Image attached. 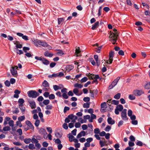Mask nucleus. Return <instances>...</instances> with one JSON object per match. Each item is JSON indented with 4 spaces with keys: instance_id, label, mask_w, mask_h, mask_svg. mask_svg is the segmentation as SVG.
Listing matches in <instances>:
<instances>
[{
    "instance_id": "obj_1",
    "label": "nucleus",
    "mask_w": 150,
    "mask_h": 150,
    "mask_svg": "<svg viewBox=\"0 0 150 150\" xmlns=\"http://www.w3.org/2000/svg\"><path fill=\"white\" fill-rule=\"evenodd\" d=\"M29 97L35 98L39 96V94L36 91L33 90H31L27 93Z\"/></svg>"
},
{
    "instance_id": "obj_2",
    "label": "nucleus",
    "mask_w": 150,
    "mask_h": 150,
    "mask_svg": "<svg viewBox=\"0 0 150 150\" xmlns=\"http://www.w3.org/2000/svg\"><path fill=\"white\" fill-rule=\"evenodd\" d=\"M114 54V52L113 51H111L109 52V58L108 60H107V64H108V61L110 62V64H111L112 63Z\"/></svg>"
},
{
    "instance_id": "obj_3",
    "label": "nucleus",
    "mask_w": 150,
    "mask_h": 150,
    "mask_svg": "<svg viewBox=\"0 0 150 150\" xmlns=\"http://www.w3.org/2000/svg\"><path fill=\"white\" fill-rule=\"evenodd\" d=\"M114 34H110L109 36L110 40L112 43L113 44H115L117 41V37H116Z\"/></svg>"
},
{
    "instance_id": "obj_4",
    "label": "nucleus",
    "mask_w": 150,
    "mask_h": 150,
    "mask_svg": "<svg viewBox=\"0 0 150 150\" xmlns=\"http://www.w3.org/2000/svg\"><path fill=\"white\" fill-rule=\"evenodd\" d=\"M89 92L90 93V96L93 99L94 98V95H96L97 94L98 91L97 89H96L93 90H90Z\"/></svg>"
},
{
    "instance_id": "obj_5",
    "label": "nucleus",
    "mask_w": 150,
    "mask_h": 150,
    "mask_svg": "<svg viewBox=\"0 0 150 150\" xmlns=\"http://www.w3.org/2000/svg\"><path fill=\"white\" fill-rule=\"evenodd\" d=\"M121 116L122 119L123 120H127L128 118L127 116V109H124L122 111Z\"/></svg>"
},
{
    "instance_id": "obj_6",
    "label": "nucleus",
    "mask_w": 150,
    "mask_h": 150,
    "mask_svg": "<svg viewBox=\"0 0 150 150\" xmlns=\"http://www.w3.org/2000/svg\"><path fill=\"white\" fill-rule=\"evenodd\" d=\"M10 72L11 74L14 77H17L18 76V73L17 70L12 67L10 69Z\"/></svg>"
},
{
    "instance_id": "obj_7",
    "label": "nucleus",
    "mask_w": 150,
    "mask_h": 150,
    "mask_svg": "<svg viewBox=\"0 0 150 150\" xmlns=\"http://www.w3.org/2000/svg\"><path fill=\"white\" fill-rule=\"evenodd\" d=\"M28 102L30 104L31 108L32 109H34L36 108V104L33 100H29Z\"/></svg>"
},
{
    "instance_id": "obj_8",
    "label": "nucleus",
    "mask_w": 150,
    "mask_h": 150,
    "mask_svg": "<svg viewBox=\"0 0 150 150\" xmlns=\"http://www.w3.org/2000/svg\"><path fill=\"white\" fill-rule=\"evenodd\" d=\"M16 35L19 37H22V38L25 40H28V37L25 35H23V34L20 33H17Z\"/></svg>"
},
{
    "instance_id": "obj_9",
    "label": "nucleus",
    "mask_w": 150,
    "mask_h": 150,
    "mask_svg": "<svg viewBox=\"0 0 150 150\" xmlns=\"http://www.w3.org/2000/svg\"><path fill=\"white\" fill-rule=\"evenodd\" d=\"M36 42L38 45L42 46L44 47L47 46V43L45 42H42L40 40H37Z\"/></svg>"
},
{
    "instance_id": "obj_10",
    "label": "nucleus",
    "mask_w": 150,
    "mask_h": 150,
    "mask_svg": "<svg viewBox=\"0 0 150 150\" xmlns=\"http://www.w3.org/2000/svg\"><path fill=\"white\" fill-rule=\"evenodd\" d=\"M133 93L135 96H139L142 94V91L141 90H135L134 91Z\"/></svg>"
},
{
    "instance_id": "obj_11",
    "label": "nucleus",
    "mask_w": 150,
    "mask_h": 150,
    "mask_svg": "<svg viewBox=\"0 0 150 150\" xmlns=\"http://www.w3.org/2000/svg\"><path fill=\"white\" fill-rule=\"evenodd\" d=\"M39 133L40 134H42L44 135V138H45V135L46 136V135L47 134L46 130L45 129H44L43 128H41L39 130Z\"/></svg>"
},
{
    "instance_id": "obj_12",
    "label": "nucleus",
    "mask_w": 150,
    "mask_h": 150,
    "mask_svg": "<svg viewBox=\"0 0 150 150\" xmlns=\"http://www.w3.org/2000/svg\"><path fill=\"white\" fill-rule=\"evenodd\" d=\"M25 124L29 126L30 129L32 130L34 129V127L30 121L28 120L26 121Z\"/></svg>"
},
{
    "instance_id": "obj_13",
    "label": "nucleus",
    "mask_w": 150,
    "mask_h": 150,
    "mask_svg": "<svg viewBox=\"0 0 150 150\" xmlns=\"http://www.w3.org/2000/svg\"><path fill=\"white\" fill-rule=\"evenodd\" d=\"M108 123L109 124L113 125L115 124V121L114 120H112L111 117H109L107 120Z\"/></svg>"
},
{
    "instance_id": "obj_14",
    "label": "nucleus",
    "mask_w": 150,
    "mask_h": 150,
    "mask_svg": "<svg viewBox=\"0 0 150 150\" xmlns=\"http://www.w3.org/2000/svg\"><path fill=\"white\" fill-rule=\"evenodd\" d=\"M120 77H118L116 78V79H115L114 81L112 82L111 84L114 87L117 84L118 81L120 80Z\"/></svg>"
},
{
    "instance_id": "obj_15",
    "label": "nucleus",
    "mask_w": 150,
    "mask_h": 150,
    "mask_svg": "<svg viewBox=\"0 0 150 150\" xmlns=\"http://www.w3.org/2000/svg\"><path fill=\"white\" fill-rule=\"evenodd\" d=\"M113 32H111V31L110 32V34H114L116 37H117L118 36V33H117V30L115 28H114L113 30Z\"/></svg>"
},
{
    "instance_id": "obj_16",
    "label": "nucleus",
    "mask_w": 150,
    "mask_h": 150,
    "mask_svg": "<svg viewBox=\"0 0 150 150\" xmlns=\"http://www.w3.org/2000/svg\"><path fill=\"white\" fill-rule=\"evenodd\" d=\"M42 62L43 64L46 65H47L50 63V62L46 59L43 58Z\"/></svg>"
},
{
    "instance_id": "obj_17",
    "label": "nucleus",
    "mask_w": 150,
    "mask_h": 150,
    "mask_svg": "<svg viewBox=\"0 0 150 150\" xmlns=\"http://www.w3.org/2000/svg\"><path fill=\"white\" fill-rule=\"evenodd\" d=\"M99 24V21L96 22L94 24L92 25L91 28L92 29L94 30L98 26Z\"/></svg>"
},
{
    "instance_id": "obj_18",
    "label": "nucleus",
    "mask_w": 150,
    "mask_h": 150,
    "mask_svg": "<svg viewBox=\"0 0 150 150\" xmlns=\"http://www.w3.org/2000/svg\"><path fill=\"white\" fill-rule=\"evenodd\" d=\"M44 55L46 57H52L53 56V54L50 53L48 51H46L45 52Z\"/></svg>"
},
{
    "instance_id": "obj_19",
    "label": "nucleus",
    "mask_w": 150,
    "mask_h": 150,
    "mask_svg": "<svg viewBox=\"0 0 150 150\" xmlns=\"http://www.w3.org/2000/svg\"><path fill=\"white\" fill-rule=\"evenodd\" d=\"M91 78L92 79H97L100 78V77L98 75H94L93 74H91Z\"/></svg>"
},
{
    "instance_id": "obj_20",
    "label": "nucleus",
    "mask_w": 150,
    "mask_h": 150,
    "mask_svg": "<svg viewBox=\"0 0 150 150\" xmlns=\"http://www.w3.org/2000/svg\"><path fill=\"white\" fill-rule=\"evenodd\" d=\"M67 135L68 136L69 140L70 142L73 141V139L75 138L73 136L71 133Z\"/></svg>"
},
{
    "instance_id": "obj_21",
    "label": "nucleus",
    "mask_w": 150,
    "mask_h": 150,
    "mask_svg": "<svg viewBox=\"0 0 150 150\" xmlns=\"http://www.w3.org/2000/svg\"><path fill=\"white\" fill-rule=\"evenodd\" d=\"M42 85L44 87H47L49 86V83L46 80H44L42 82Z\"/></svg>"
},
{
    "instance_id": "obj_22",
    "label": "nucleus",
    "mask_w": 150,
    "mask_h": 150,
    "mask_svg": "<svg viewBox=\"0 0 150 150\" xmlns=\"http://www.w3.org/2000/svg\"><path fill=\"white\" fill-rule=\"evenodd\" d=\"M74 68V67L72 65H69L67 66L66 70L68 71H70Z\"/></svg>"
},
{
    "instance_id": "obj_23",
    "label": "nucleus",
    "mask_w": 150,
    "mask_h": 150,
    "mask_svg": "<svg viewBox=\"0 0 150 150\" xmlns=\"http://www.w3.org/2000/svg\"><path fill=\"white\" fill-rule=\"evenodd\" d=\"M19 107L22 112H24L25 110V108L23 106V105L19 104Z\"/></svg>"
},
{
    "instance_id": "obj_24",
    "label": "nucleus",
    "mask_w": 150,
    "mask_h": 150,
    "mask_svg": "<svg viewBox=\"0 0 150 150\" xmlns=\"http://www.w3.org/2000/svg\"><path fill=\"white\" fill-rule=\"evenodd\" d=\"M116 108L119 110V111H121L123 109V108L122 105L120 104L117 106Z\"/></svg>"
},
{
    "instance_id": "obj_25",
    "label": "nucleus",
    "mask_w": 150,
    "mask_h": 150,
    "mask_svg": "<svg viewBox=\"0 0 150 150\" xmlns=\"http://www.w3.org/2000/svg\"><path fill=\"white\" fill-rule=\"evenodd\" d=\"M31 141V139L30 138L25 139L24 140V142L26 144L29 143Z\"/></svg>"
},
{
    "instance_id": "obj_26",
    "label": "nucleus",
    "mask_w": 150,
    "mask_h": 150,
    "mask_svg": "<svg viewBox=\"0 0 150 150\" xmlns=\"http://www.w3.org/2000/svg\"><path fill=\"white\" fill-rule=\"evenodd\" d=\"M90 103H84L83 104V106L84 108H88L90 107Z\"/></svg>"
},
{
    "instance_id": "obj_27",
    "label": "nucleus",
    "mask_w": 150,
    "mask_h": 150,
    "mask_svg": "<svg viewBox=\"0 0 150 150\" xmlns=\"http://www.w3.org/2000/svg\"><path fill=\"white\" fill-rule=\"evenodd\" d=\"M10 129L11 128L9 126H7L4 127L3 130L4 131H6L10 130Z\"/></svg>"
},
{
    "instance_id": "obj_28",
    "label": "nucleus",
    "mask_w": 150,
    "mask_h": 150,
    "mask_svg": "<svg viewBox=\"0 0 150 150\" xmlns=\"http://www.w3.org/2000/svg\"><path fill=\"white\" fill-rule=\"evenodd\" d=\"M29 148L31 150L34 149L35 148L34 145L33 144H30L28 146Z\"/></svg>"
},
{
    "instance_id": "obj_29",
    "label": "nucleus",
    "mask_w": 150,
    "mask_h": 150,
    "mask_svg": "<svg viewBox=\"0 0 150 150\" xmlns=\"http://www.w3.org/2000/svg\"><path fill=\"white\" fill-rule=\"evenodd\" d=\"M55 135L56 137L57 138H60L62 136V135L59 133L57 132H55Z\"/></svg>"
},
{
    "instance_id": "obj_30",
    "label": "nucleus",
    "mask_w": 150,
    "mask_h": 150,
    "mask_svg": "<svg viewBox=\"0 0 150 150\" xmlns=\"http://www.w3.org/2000/svg\"><path fill=\"white\" fill-rule=\"evenodd\" d=\"M25 119V117L24 115L19 117L18 118V121H20V122H21L24 120Z\"/></svg>"
},
{
    "instance_id": "obj_31",
    "label": "nucleus",
    "mask_w": 150,
    "mask_h": 150,
    "mask_svg": "<svg viewBox=\"0 0 150 150\" xmlns=\"http://www.w3.org/2000/svg\"><path fill=\"white\" fill-rule=\"evenodd\" d=\"M74 86L76 87H78L79 88H81L83 87V86L80 84L76 83L74 84Z\"/></svg>"
},
{
    "instance_id": "obj_32",
    "label": "nucleus",
    "mask_w": 150,
    "mask_h": 150,
    "mask_svg": "<svg viewBox=\"0 0 150 150\" xmlns=\"http://www.w3.org/2000/svg\"><path fill=\"white\" fill-rule=\"evenodd\" d=\"M121 94L118 93L114 96V98L116 99H119L120 97Z\"/></svg>"
},
{
    "instance_id": "obj_33",
    "label": "nucleus",
    "mask_w": 150,
    "mask_h": 150,
    "mask_svg": "<svg viewBox=\"0 0 150 150\" xmlns=\"http://www.w3.org/2000/svg\"><path fill=\"white\" fill-rule=\"evenodd\" d=\"M135 144L139 146H142L143 145V143L139 141L135 142Z\"/></svg>"
},
{
    "instance_id": "obj_34",
    "label": "nucleus",
    "mask_w": 150,
    "mask_h": 150,
    "mask_svg": "<svg viewBox=\"0 0 150 150\" xmlns=\"http://www.w3.org/2000/svg\"><path fill=\"white\" fill-rule=\"evenodd\" d=\"M50 102V101L49 100L47 99L44 100L43 103L45 105H47Z\"/></svg>"
},
{
    "instance_id": "obj_35",
    "label": "nucleus",
    "mask_w": 150,
    "mask_h": 150,
    "mask_svg": "<svg viewBox=\"0 0 150 150\" xmlns=\"http://www.w3.org/2000/svg\"><path fill=\"white\" fill-rule=\"evenodd\" d=\"M129 98L131 100H133L135 99V97L133 95L130 94L129 95Z\"/></svg>"
},
{
    "instance_id": "obj_36",
    "label": "nucleus",
    "mask_w": 150,
    "mask_h": 150,
    "mask_svg": "<svg viewBox=\"0 0 150 150\" xmlns=\"http://www.w3.org/2000/svg\"><path fill=\"white\" fill-rule=\"evenodd\" d=\"M100 106L101 108H106V107H107L106 103L105 102H104L102 103L101 104Z\"/></svg>"
},
{
    "instance_id": "obj_37",
    "label": "nucleus",
    "mask_w": 150,
    "mask_h": 150,
    "mask_svg": "<svg viewBox=\"0 0 150 150\" xmlns=\"http://www.w3.org/2000/svg\"><path fill=\"white\" fill-rule=\"evenodd\" d=\"M53 88L55 91H56L59 89H60L61 88L57 85H54L53 86Z\"/></svg>"
},
{
    "instance_id": "obj_38",
    "label": "nucleus",
    "mask_w": 150,
    "mask_h": 150,
    "mask_svg": "<svg viewBox=\"0 0 150 150\" xmlns=\"http://www.w3.org/2000/svg\"><path fill=\"white\" fill-rule=\"evenodd\" d=\"M90 100V98L88 97H85L83 98V100L86 102H88Z\"/></svg>"
},
{
    "instance_id": "obj_39",
    "label": "nucleus",
    "mask_w": 150,
    "mask_h": 150,
    "mask_svg": "<svg viewBox=\"0 0 150 150\" xmlns=\"http://www.w3.org/2000/svg\"><path fill=\"white\" fill-rule=\"evenodd\" d=\"M31 139V142L33 143H37L38 142V141L36 139L33 138Z\"/></svg>"
},
{
    "instance_id": "obj_40",
    "label": "nucleus",
    "mask_w": 150,
    "mask_h": 150,
    "mask_svg": "<svg viewBox=\"0 0 150 150\" xmlns=\"http://www.w3.org/2000/svg\"><path fill=\"white\" fill-rule=\"evenodd\" d=\"M18 102L19 103H20V104L23 105V104L24 102V100L22 98H20L19 99Z\"/></svg>"
},
{
    "instance_id": "obj_41",
    "label": "nucleus",
    "mask_w": 150,
    "mask_h": 150,
    "mask_svg": "<svg viewBox=\"0 0 150 150\" xmlns=\"http://www.w3.org/2000/svg\"><path fill=\"white\" fill-rule=\"evenodd\" d=\"M8 124L10 126L13 127L14 126V121L11 120L9 121Z\"/></svg>"
},
{
    "instance_id": "obj_42",
    "label": "nucleus",
    "mask_w": 150,
    "mask_h": 150,
    "mask_svg": "<svg viewBox=\"0 0 150 150\" xmlns=\"http://www.w3.org/2000/svg\"><path fill=\"white\" fill-rule=\"evenodd\" d=\"M62 96V97L64 99H67L68 98V97H69L68 96H67V93H63Z\"/></svg>"
},
{
    "instance_id": "obj_43",
    "label": "nucleus",
    "mask_w": 150,
    "mask_h": 150,
    "mask_svg": "<svg viewBox=\"0 0 150 150\" xmlns=\"http://www.w3.org/2000/svg\"><path fill=\"white\" fill-rule=\"evenodd\" d=\"M112 104H114L115 105H117L119 103V101L116 100H113L112 101Z\"/></svg>"
},
{
    "instance_id": "obj_44",
    "label": "nucleus",
    "mask_w": 150,
    "mask_h": 150,
    "mask_svg": "<svg viewBox=\"0 0 150 150\" xmlns=\"http://www.w3.org/2000/svg\"><path fill=\"white\" fill-rule=\"evenodd\" d=\"M88 80V78L86 77H85L81 79V83H83L86 82Z\"/></svg>"
},
{
    "instance_id": "obj_45",
    "label": "nucleus",
    "mask_w": 150,
    "mask_h": 150,
    "mask_svg": "<svg viewBox=\"0 0 150 150\" xmlns=\"http://www.w3.org/2000/svg\"><path fill=\"white\" fill-rule=\"evenodd\" d=\"M29 50L30 48L28 47H23V50L24 51V52L25 53H26L27 52V51Z\"/></svg>"
},
{
    "instance_id": "obj_46",
    "label": "nucleus",
    "mask_w": 150,
    "mask_h": 150,
    "mask_svg": "<svg viewBox=\"0 0 150 150\" xmlns=\"http://www.w3.org/2000/svg\"><path fill=\"white\" fill-rule=\"evenodd\" d=\"M49 98L50 99H54L55 98V96L53 94H51L49 95Z\"/></svg>"
},
{
    "instance_id": "obj_47",
    "label": "nucleus",
    "mask_w": 150,
    "mask_h": 150,
    "mask_svg": "<svg viewBox=\"0 0 150 150\" xmlns=\"http://www.w3.org/2000/svg\"><path fill=\"white\" fill-rule=\"evenodd\" d=\"M4 83L6 86L7 87H9L10 85V83L8 80H7L5 81Z\"/></svg>"
},
{
    "instance_id": "obj_48",
    "label": "nucleus",
    "mask_w": 150,
    "mask_h": 150,
    "mask_svg": "<svg viewBox=\"0 0 150 150\" xmlns=\"http://www.w3.org/2000/svg\"><path fill=\"white\" fill-rule=\"evenodd\" d=\"M100 131L98 128H96L94 129V133L95 134H98L100 133Z\"/></svg>"
},
{
    "instance_id": "obj_49",
    "label": "nucleus",
    "mask_w": 150,
    "mask_h": 150,
    "mask_svg": "<svg viewBox=\"0 0 150 150\" xmlns=\"http://www.w3.org/2000/svg\"><path fill=\"white\" fill-rule=\"evenodd\" d=\"M145 88L146 89H150V82L147 83L145 86Z\"/></svg>"
},
{
    "instance_id": "obj_50",
    "label": "nucleus",
    "mask_w": 150,
    "mask_h": 150,
    "mask_svg": "<svg viewBox=\"0 0 150 150\" xmlns=\"http://www.w3.org/2000/svg\"><path fill=\"white\" fill-rule=\"evenodd\" d=\"M35 146L36 147V149L37 150L39 149L41 147V145L40 144L38 143L35 144Z\"/></svg>"
},
{
    "instance_id": "obj_51",
    "label": "nucleus",
    "mask_w": 150,
    "mask_h": 150,
    "mask_svg": "<svg viewBox=\"0 0 150 150\" xmlns=\"http://www.w3.org/2000/svg\"><path fill=\"white\" fill-rule=\"evenodd\" d=\"M17 132L19 133V134L20 135H21L23 134L22 130L21 129H19L17 130Z\"/></svg>"
},
{
    "instance_id": "obj_52",
    "label": "nucleus",
    "mask_w": 150,
    "mask_h": 150,
    "mask_svg": "<svg viewBox=\"0 0 150 150\" xmlns=\"http://www.w3.org/2000/svg\"><path fill=\"white\" fill-rule=\"evenodd\" d=\"M131 123L133 125H137L138 122L137 120H132Z\"/></svg>"
},
{
    "instance_id": "obj_53",
    "label": "nucleus",
    "mask_w": 150,
    "mask_h": 150,
    "mask_svg": "<svg viewBox=\"0 0 150 150\" xmlns=\"http://www.w3.org/2000/svg\"><path fill=\"white\" fill-rule=\"evenodd\" d=\"M111 129V127L109 125H108L105 128V130L106 132H108Z\"/></svg>"
},
{
    "instance_id": "obj_54",
    "label": "nucleus",
    "mask_w": 150,
    "mask_h": 150,
    "mask_svg": "<svg viewBox=\"0 0 150 150\" xmlns=\"http://www.w3.org/2000/svg\"><path fill=\"white\" fill-rule=\"evenodd\" d=\"M40 124V120H36L35 123V125L36 127H38Z\"/></svg>"
},
{
    "instance_id": "obj_55",
    "label": "nucleus",
    "mask_w": 150,
    "mask_h": 150,
    "mask_svg": "<svg viewBox=\"0 0 150 150\" xmlns=\"http://www.w3.org/2000/svg\"><path fill=\"white\" fill-rule=\"evenodd\" d=\"M75 126L76 128H79L81 126V124L79 122H76L75 125Z\"/></svg>"
},
{
    "instance_id": "obj_56",
    "label": "nucleus",
    "mask_w": 150,
    "mask_h": 150,
    "mask_svg": "<svg viewBox=\"0 0 150 150\" xmlns=\"http://www.w3.org/2000/svg\"><path fill=\"white\" fill-rule=\"evenodd\" d=\"M52 106L51 105H47L45 107L46 109L47 110H51L52 109Z\"/></svg>"
},
{
    "instance_id": "obj_57",
    "label": "nucleus",
    "mask_w": 150,
    "mask_h": 150,
    "mask_svg": "<svg viewBox=\"0 0 150 150\" xmlns=\"http://www.w3.org/2000/svg\"><path fill=\"white\" fill-rule=\"evenodd\" d=\"M63 18H58V24H60L63 20Z\"/></svg>"
},
{
    "instance_id": "obj_58",
    "label": "nucleus",
    "mask_w": 150,
    "mask_h": 150,
    "mask_svg": "<svg viewBox=\"0 0 150 150\" xmlns=\"http://www.w3.org/2000/svg\"><path fill=\"white\" fill-rule=\"evenodd\" d=\"M130 140L132 142H134L135 141V138L134 136L131 135L129 137Z\"/></svg>"
},
{
    "instance_id": "obj_59",
    "label": "nucleus",
    "mask_w": 150,
    "mask_h": 150,
    "mask_svg": "<svg viewBox=\"0 0 150 150\" xmlns=\"http://www.w3.org/2000/svg\"><path fill=\"white\" fill-rule=\"evenodd\" d=\"M106 110L111 111H112L113 109V107H111L110 106L109 107H106Z\"/></svg>"
},
{
    "instance_id": "obj_60",
    "label": "nucleus",
    "mask_w": 150,
    "mask_h": 150,
    "mask_svg": "<svg viewBox=\"0 0 150 150\" xmlns=\"http://www.w3.org/2000/svg\"><path fill=\"white\" fill-rule=\"evenodd\" d=\"M132 110L130 109L128 110V115L129 117L131 116L132 115Z\"/></svg>"
},
{
    "instance_id": "obj_61",
    "label": "nucleus",
    "mask_w": 150,
    "mask_h": 150,
    "mask_svg": "<svg viewBox=\"0 0 150 150\" xmlns=\"http://www.w3.org/2000/svg\"><path fill=\"white\" fill-rule=\"evenodd\" d=\"M17 125L18 126L20 127H21L22 126V125L20 121H17L16 122Z\"/></svg>"
},
{
    "instance_id": "obj_62",
    "label": "nucleus",
    "mask_w": 150,
    "mask_h": 150,
    "mask_svg": "<svg viewBox=\"0 0 150 150\" xmlns=\"http://www.w3.org/2000/svg\"><path fill=\"white\" fill-rule=\"evenodd\" d=\"M118 53L119 55L123 56L124 55V52L122 50L119 51Z\"/></svg>"
},
{
    "instance_id": "obj_63",
    "label": "nucleus",
    "mask_w": 150,
    "mask_h": 150,
    "mask_svg": "<svg viewBox=\"0 0 150 150\" xmlns=\"http://www.w3.org/2000/svg\"><path fill=\"white\" fill-rule=\"evenodd\" d=\"M63 127L64 128L66 129H68V126L67 124L65 123H64L63 125Z\"/></svg>"
},
{
    "instance_id": "obj_64",
    "label": "nucleus",
    "mask_w": 150,
    "mask_h": 150,
    "mask_svg": "<svg viewBox=\"0 0 150 150\" xmlns=\"http://www.w3.org/2000/svg\"><path fill=\"white\" fill-rule=\"evenodd\" d=\"M16 82V80L14 79L11 78L10 80V83L11 84L14 83Z\"/></svg>"
}]
</instances>
